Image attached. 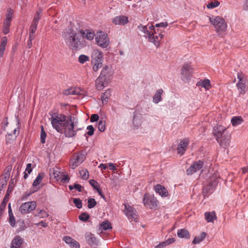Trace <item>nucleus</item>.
<instances>
[{
  "instance_id": "1",
  "label": "nucleus",
  "mask_w": 248,
  "mask_h": 248,
  "mask_svg": "<svg viewBox=\"0 0 248 248\" xmlns=\"http://www.w3.org/2000/svg\"><path fill=\"white\" fill-rule=\"evenodd\" d=\"M66 44L72 50H79L87 46L85 40L82 38L76 31L69 29L63 34Z\"/></svg>"
},
{
  "instance_id": "2",
  "label": "nucleus",
  "mask_w": 248,
  "mask_h": 248,
  "mask_svg": "<svg viewBox=\"0 0 248 248\" xmlns=\"http://www.w3.org/2000/svg\"><path fill=\"white\" fill-rule=\"evenodd\" d=\"M213 133L220 146L227 148L230 145L231 135L227 129L222 125L214 127Z\"/></svg>"
},
{
  "instance_id": "3",
  "label": "nucleus",
  "mask_w": 248,
  "mask_h": 248,
  "mask_svg": "<svg viewBox=\"0 0 248 248\" xmlns=\"http://www.w3.org/2000/svg\"><path fill=\"white\" fill-rule=\"evenodd\" d=\"M78 119L72 115L69 116V119L64 125L60 133H63L66 138H73L75 137L77 132L81 130V128L78 127Z\"/></svg>"
},
{
  "instance_id": "4",
  "label": "nucleus",
  "mask_w": 248,
  "mask_h": 248,
  "mask_svg": "<svg viewBox=\"0 0 248 248\" xmlns=\"http://www.w3.org/2000/svg\"><path fill=\"white\" fill-rule=\"evenodd\" d=\"M50 118L49 119L51 121V124L52 127L58 132H62V129L64 125L69 119V116H67L62 114H58L56 113H53L50 114Z\"/></svg>"
},
{
  "instance_id": "5",
  "label": "nucleus",
  "mask_w": 248,
  "mask_h": 248,
  "mask_svg": "<svg viewBox=\"0 0 248 248\" xmlns=\"http://www.w3.org/2000/svg\"><path fill=\"white\" fill-rule=\"evenodd\" d=\"M139 30L144 33V36L148 38V40L154 43V44L158 47L159 46V42L160 40L163 37V35L162 34H158L155 35L154 33L148 31L147 27L145 26H139L138 27Z\"/></svg>"
},
{
  "instance_id": "6",
  "label": "nucleus",
  "mask_w": 248,
  "mask_h": 248,
  "mask_svg": "<svg viewBox=\"0 0 248 248\" xmlns=\"http://www.w3.org/2000/svg\"><path fill=\"white\" fill-rule=\"evenodd\" d=\"M210 22L214 25L218 35H220L226 30L227 24L225 20L219 16H216L214 18L209 17Z\"/></svg>"
},
{
  "instance_id": "7",
  "label": "nucleus",
  "mask_w": 248,
  "mask_h": 248,
  "mask_svg": "<svg viewBox=\"0 0 248 248\" xmlns=\"http://www.w3.org/2000/svg\"><path fill=\"white\" fill-rule=\"evenodd\" d=\"M95 40L97 45L103 48H107L110 44L108 35L103 31H97Z\"/></svg>"
},
{
  "instance_id": "8",
  "label": "nucleus",
  "mask_w": 248,
  "mask_h": 248,
  "mask_svg": "<svg viewBox=\"0 0 248 248\" xmlns=\"http://www.w3.org/2000/svg\"><path fill=\"white\" fill-rule=\"evenodd\" d=\"M85 159V155L83 152L74 154L70 159L69 166L72 169L74 170L82 164Z\"/></svg>"
},
{
  "instance_id": "9",
  "label": "nucleus",
  "mask_w": 248,
  "mask_h": 248,
  "mask_svg": "<svg viewBox=\"0 0 248 248\" xmlns=\"http://www.w3.org/2000/svg\"><path fill=\"white\" fill-rule=\"evenodd\" d=\"M143 203L145 206L155 210L157 208L158 202L153 195L146 193L143 198Z\"/></svg>"
},
{
  "instance_id": "10",
  "label": "nucleus",
  "mask_w": 248,
  "mask_h": 248,
  "mask_svg": "<svg viewBox=\"0 0 248 248\" xmlns=\"http://www.w3.org/2000/svg\"><path fill=\"white\" fill-rule=\"evenodd\" d=\"M14 11L11 8H8L6 14V18L4 19L2 31L4 34H7L10 32V27L11 26V22L12 20Z\"/></svg>"
},
{
  "instance_id": "11",
  "label": "nucleus",
  "mask_w": 248,
  "mask_h": 248,
  "mask_svg": "<svg viewBox=\"0 0 248 248\" xmlns=\"http://www.w3.org/2000/svg\"><path fill=\"white\" fill-rule=\"evenodd\" d=\"M124 212L128 219L131 221L137 222L138 219L137 211L132 206L128 204H124Z\"/></svg>"
},
{
  "instance_id": "12",
  "label": "nucleus",
  "mask_w": 248,
  "mask_h": 248,
  "mask_svg": "<svg viewBox=\"0 0 248 248\" xmlns=\"http://www.w3.org/2000/svg\"><path fill=\"white\" fill-rule=\"evenodd\" d=\"M193 68L190 65L185 63L182 68L181 74V78L184 82L188 81L193 73Z\"/></svg>"
},
{
  "instance_id": "13",
  "label": "nucleus",
  "mask_w": 248,
  "mask_h": 248,
  "mask_svg": "<svg viewBox=\"0 0 248 248\" xmlns=\"http://www.w3.org/2000/svg\"><path fill=\"white\" fill-rule=\"evenodd\" d=\"M36 207V203L35 202H26L20 205L19 211L21 214H25L35 210Z\"/></svg>"
},
{
  "instance_id": "14",
  "label": "nucleus",
  "mask_w": 248,
  "mask_h": 248,
  "mask_svg": "<svg viewBox=\"0 0 248 248\" xmlns=\"http://www.w3.org/2000/svg\"><path fill=\"white\" fill-rule=\"evenodd\" d=\"M113 73L111 66L105 65L103 67L99 76L109 82L112 79Z\"/></svg>"
},
{
  "instance_id": "15",
  "label": "nucleus",
  "mask_w": 248,
  "mask_h": 248,
  "mask_svg": "<svg viewBox=\"0 0 248 248\" xmlns=\"http://www.w3.org/2000/svg\"><path fill=\"white\" fill-rule=\"evenodd\" d=\"M203 163L201 160H199L196 162H194L187 170L186 174L188 175H192L193 173L196 172L200 169H201L203 166Z\"/></svg>"
},
{
  "instance_id": "16",
  "label": "nucleus",
  "mask_w": 248,
  "mask_h": 248,
  "mask_svg": "<svg viewBox=\"0 0 248 248\" xmlns=\"http://www.w3.org/2000/svg\"><path fill=\"white\" fill-rule=\"evenodd\" d=\"M112 22L115 25H125L129 22L128 17L122 15L116 16L112 18Z\"/></svg>"
},
{
  "instance_id": "17",
  "label": "nucleus",
  "mask_w": 248,
  "mask_h": 248,
  "mask_svg": "<svg viewBox=\"0 0 248 248\" xmlns=\"http://www.w3.org/2000/svg\"><path fill=\"white\" fill-rule=\"evenodd\" d=\"M63 94L65 95H84L85 94V91L80 88H71L65 90L63 92Z\"/></svg>"
},
{
  "instance_id": "18",
  "label": "nucleus",
  "mask_w": 248,
  "mask_h": 248,
  "mask_svg": "<svg viewBox=\"0 0 248 248\" xmlns=\"http://www.w3.org/2000/svg\"><path fill=\"white\" fill-rule=\"evenodd\" d=\"M103 53L99 49H94L91 55V62H103Z\"/></svg>"
},
{
  "instance_id": "19",
  "label": "nucleus",
  "mask_w": 248,
  "mask_h": 248,
  "mask_svg": "<svg viewBox=\"0 0 248 248\" xmlns=\"http://www.w3.org/2000/svg\"><path fill=\"white\" fill-rule=\"evenodd\" d=\"M80 33L82 39L84 40L86 39L90 41H92L96 36L94 31L90 29L80 30Z\"/></svg>"
},
{
  "instance_id": "20",
  "label": "nucleus",
  "mask_w": 248,
  "mask_h": 248,
  "mask_svg": "<svg viewBox=\"0 0 248 248\" xmlns=\"http://www.w3.org/2000/svg\"><path fill=\"white\" fill-rule=\"evenodd\" d=\"M85 238L87 243L91 247H95L98 245V241L94 234L87 232L85 234Z\"/></svg>"
},
{
  "instance_id": "21",
  "label": "nucleus",
  "mask_w": 248,
  "mask_h": 248,
  "mask_svg": "<svg viewBox=\"0 0 248 248\" xmlns=\"http://www.w3.org/2000/svg\"><path fill=\"white\" fill-rule=\"evenodd\" d=\"M154 189L156 193L162 197H167L169 196L168 190L163 186L157 184L154 186Z\"/></svg>"
},
{
  "instance_id": "22",
  "label": "nucleus",
  "mask_w": 248,
  "mask_h": 248,
  "mask_svg": "<svg viewBox=\"0 0 248 248\" xmlns=\"http://www.w3.org/2000/svg\"><path fill=\"white\" fill-rule=\"evenodd\" d=\"M211 180L212 181V183L210 182L208 183L207 185H204V186L203 187V191L204 193H205V192L207 193L212 192L214 187L217 184L218 182L217 180L215 179L214 177L212 178Z\"/></svg>"
},
{
  "instance_id": "23",
  "label": "nucleus",
  "mask_w": 248,
  "mask_h": 248,
  "mask_svg": "<svg viewBox=\"0 0 248 248\" xmlns=\"http://www.w3.org/2000/svg\"><path fill=\"white\" fill-rule=\"evenodd\" d=\"M109 82L101 76H99L95 81L96 89L101 90L106 87Z\"/></svg>"
},
{
  "instance_id": "24",
  "label": "nucleus",
  "mask_w": 248,
  "mask_h": 248,
  "mask_svg": "<svg viewBox=\"0 0 248 248\" xmlns=\"http://www.w3.org/2000/svg\"><path fill=\"white\" fill-rule=\"evenodd\" d=\"M63 240L71 248H80L79 243L71 237L65 236L63 237Z\"/></svg>"
},
{
  "instance_id": "25",
  "label": "nucleus",
  "mask_w": 248,
  "mask_h": 248,
  "mask_svg": "<svg viewBox=\"0 0 248 248\" xmlns=\"http://www.w3.org/2000/svg\"><path fill=\"white\" fill-rule=\"evenodd\" d=\"M188 143L189 141L187 139L181 140L177 147L178 153L181 155H183L187 149Z\"/></svg>"
},
{
  "instance_id": "26",
  "label": "nucleus",
  "mask_w": 248,
  "mask_h": 248,
  "mask_svg": "<svg viewBox=\"0 0 248 248\" xmlns=\"http://www.w3.org/2000/svg\"><path fill=\"white\" fill-rule=\"evenodd\" d=\"M23 239L19 236H16L11 243V248H21Z\"/></svg>"
},
{
  "instance_id": "27",
  "label": "nucleus",
  "mask_w": 248,
  "mask_h": 248,
  "mask_svg": "<svg viewBox=\"0 0 248 248\" xmlns=\"http://www.w3.org/2000/svg\"><path fill=\"white\" fill-rule=\"evenodd\" d=\"M205 220L208 222L213 223L217 217L215 212H207L204 213Z\"/></svg>"
},
{
  "instance_id": "28",
  "label": "nucleus",
  "mask_w": 248,
  "mask_h": 248,
  "mask_svg": "<svg viewBox=\"0 0 248 248\" xmlns=\"http://www.w3.org/2000/svg\"><path fill=\"white\" fill-rule=\"evenodd\" d=\"M163 93V90L162 89L157 90L153 97V102L155 104H158L162 100V94Z\"/></svg>"
},
{
  "instance_id": "29",
  "label": "nucleus",
  "mask_w": 248,
  "mask_h": 248,
  "mask_svg": "<svg viewBox=\"0 0 248 248\" xmlns=\"http://www.w3.org/2000/svg\"><path fill=\"white\" fill-rule=\"evenodd\" d=\"M177 235L179 238L186 239H189L190 236L188 231L185 229L178 230Z\"/></svg>"
},
{
  "instance_id": "30",
  "label": "nucleus",
  "mask_w": 248,
  "mask_h": 248,
  "mask_svg": "<svg viewBox=\"0 0 248 248\" xmlns=\"http://www.w3.org/2000/svg\"><path fill=\"white\" fill-rule=\"evenodd\" d=\"M111 95V91L110 90H107L105 93H102L101 95V100L103 104H106L109 98Z\"/></svg>"
},
{
  "instance_id": "31",
  "label": "nucleus",
  "mask_w": 248,
  "mask_h": 248,
  "mask_svg": "<svg viewBox=\"0 0 248 248\" xmlns=\"http://www.w3.org/2000/svg\"><path fill=\"white\" fill-rule=\"evenodd\" d=\"M198 85L204 88L206 90H209L211 87L210 81L208 79H204L202 81L199 82Z\"/></svg>"
},
{
  "instance_id": "32",
  "label": "nucleus",
  "mask_w": 248,
  "mask_h": 248,
  "mask_svg": "<svg viewBox=\"0 0 248 248\" xmlns=\"http://www.w3.org/2000/svg\"><path fill=\"white\" fill-rule=\"evenodd\" d=\"M243 122V119L241 116H234L231 120L232 125L235 126L241 124Z\"/></svg>"
},
{
  "instance_id": "33",
  "label": "nucleus",
  "mask_w": 248,
  "mask_h": 248,
  "mask_svg": "<svg viewBox=\"0 0 248 248\" xmlns=\"http://www.w3.org/2000/svg\"><path fill=\"white\" fill-rule=\"evenodd\" d=\"M206 236V233L204 232H202L201 233L199 236H196L193 241V243L194 244H198L202 241Z\"/></svg>"
},
{
  "instance_id": "34",
  "label": "nucleus",
  "mask_w": 248,
  "mask_h": 248,
  "mask_svg": "<svg viewBox=\"0 0 248 248\" xmlns=\"http://www.w3.org/2000/svg\"><path fill=\"white\" fill-rule=\"evenodd\" d=\"M16 128H15L13 130L12 134L14 136H15V137L16 138V137L18 135L19 133L20 123L18 116H16Z\"/></svg>"
},
{
  "instance_id": "35",
  "label": "nucleus",
  "mask_w": 248,
  "mask_h": 248,
  "mask_svg": "<svg viewBox=\"0 0 248 248\" xmlns=\"http://www.w3.org/2000/svg\"><path fill=\"white\" fill-rule=\"evenodd\" d=\"M246 79L240 82H238L237 86L241 93H245L246 92Z\"/></svg>"
},
{
  "instance_id": "36",
  "label": "nucleus",
  "mask_w": 248,
  "mask_h": 248,
  "mask_svg": "<svg viewBox=\"0 0 248 248\" xmlns=\"http://www.w3.org/2000/svg\"><path fill=\"white\" fill-rule=\"evenodd\" d=\"M97 127L98 130L100 132H104L106 129V121L105 120L101 118L98 122L97 124Z\"/></svg>"
},
{
  "instance_id": "37",
  "label": "nucleus",
  "mask_w": 248,
  "mask_h": 248,
  "mask_svg": "<svg viewBox=\"0 0 248 248\" xmlns=\"http://www.w3.org/2000/svg\"><path fill=\"white\" fill-rule=\"evenodd\" d=\"M37 213L35 215V217H38L40 218H46L48 217V213L44 210H39L37 209L36 211Z\"/></svg>"
},
{
  "instance_id": "38",
  "label": "nucleus",
  "mask_w": 248,
  "mask_h": 248,
  "mask_svg": "<svg viewBox=\"0 0 248 248\" xmlns=\"http://www.w3.org/2000/svg\"><path fill=\"white\" fill-rule=\"evenodd\" d=\"M100 228L103 230L111 229V224L108 220L104 221L100 224Z\"/></svg>"
},
{
  "instance_id": "39",
  "label": "nucleus",
  "mask_w": 248,
  "mask_h": 248,
  "mask_svg": "<svg viewBox=\"0 0 248 248\" xmlns=\"http://www.w3.org/2000/svg\"><path fill=\"white\" fill-rule=\"evenodd\" d=\"M15 136H14L12 133H8L6 136V142L7 144H12L16 139Z\"/></svg>"
},
{
  "instance_id": "40",
  "label": "nucleus",
  "mask_w": 248,
  "mask_h": 248,
  "mask_svg": "<svg viewBox=\"0 0 248 248\" xmlns=\"http://www.w3.org/2000/svg\"><path fill=\"white\" fill-rule=\"evenodd\" d=\"M79 173L82 179L87 180L89 178V172L86 169H82L79 171Z\"/></svg>"
},
{
  "instance_id": "41",
  "label": "nucleus",
  "mask_w": 248,
  "mask_h": 248,
  "mask_svg": "<svg viewBox=\"0 0 248 248\" xmlns=\"http://www.w3.org/2000/svg\"><path fill=\"white\" fill-rule=\"evenodd\" d=\"M43 178V175L40 173L38 174L35 179L34 180L32 184V186L34 187L39 185L41 182V181L42 180Z\"/></svg>"
},
{
  "instance_id": "42",
  "label": "nucleus",
  "mask_w": 248,
  "mask_h": 248,
  "mask_svg": "<svg viewBox=\"0 0 248 248\" xmlns=\"http://www.w3.org/2000/svg\"><path fill=\"white\" fill-rule=\"evenodd\" d=\"M93 65V70L97 72L102 66L103 62H91Z\"/></svg>"
},
{
  "instance_id": "43",
  "label": "nucleus",
  "mask_w": 248,
  "mask_h": 248,
  "mask_svg": "<svg viewBox=\"0 0 248 248\" xmlns=\"http://www.w3.org/2000/svg\"><path fill=\"white\" fill-rule=\"evenodd\" d=\"M41 135H40L41 142L42 143H45L46 142V134L45 132V131L43 126L41 125Z\"/></svg>"
},
{
  "instance_id": "44",
  "label": "nucleus",
  "mask_w": 248,
  "mask_h": 248,
  "mask_svg": "<svg viewBox=\"0 0 248 248\" xmlns=\"http://www.w3.org/2000/svg\"><path fill=\"white\" fill-rule=\"evenodd\" d=\"M89 57L88 56L84 54L80 55L78 57V62L81 64H83L85 62L89 61Z\"/></svg>"
},
{
  "instance_id": "45",
  "label": "nucleus",
  "mask_w": 248,
  "mask_h": 248,
  "mask_svg": "<svg viewBox=\"0 0 248 248\" xmlns=\"http://www.w3.org/2000/svg\"><path fill=\"white\" fill-rule=\"evenodd\" d=\"M96 202L94 199L89 198L88 200V207L91 209L94 207L96 204Z\"/></svg>"
},
{
  "instance_id": "46",
  "label": "nucleus",
  "mask_w": 248,
  "mask_h": 248,
  "mask_svg": "<svg viewBox=\"0 0 248 248\" xmlns=\"http://www.w3.org/2000/svg\"><path fill=\"white\" fill-rule=\"evenodd\" d=\"M220 3L219 1L217 0H215L214 1H212L210 3H209L207 5V7L208 9H213L216 7H217L219 5Z\"/></svg>"
},
{
  "instance_id": "47",
  "label": "nucleus",
  "mask_w": 248,
  "mask_h": 248,
  "mask_svg": "<svg viewBox=\"0 0 248 248\" xmlns=\"http://www.w3.org/2000/svg\"><path fill=\"white\" fill-rule=\"evenodd\" d=\"M90 216L86 213H83L79 216V219L82 221H86L89 218Z\"/></svg>"
},
{
  "instance_id": "48",
  "label": "nucleus",
  "mask_w": 248,
  "mask_h": 248,
  "mask_svg": "<svg viewBox=\"0 0 248 248\" xmlns=\"http://www.w3.org/2000/svg\"><path fill=\"white\" fill-rule=\"evenodd\" d=\"M9 222L12 227H14L16 224V220L15 219L13 213H9Z\"/></svg>"
},
{
  "instance_id": "49",
  "label": "nucleus",
  "mask_w": 248,
  "mask_h": 248,
  "mask_svg": "<svg viewBox=\"0 0 248 248\" xmlns=\"http://www.w3.org/2000/svg\"><path fill=\"white\" fill-rule=\"evenodd\" d=\"M73 202L74 203L76 207L78 209H80L82 207V203L81 201L79 199L75 198L73 199Z\"/></svg>"
},
{
  "instance_id": "50",
  "label": "nucleus",
  "mask_w": 248,
  "mask_h": 248,
  "mask_svg": "<svg viewBox=\"0 0 248 248\" xmlns=\"http://www.w3.org/2000/svg\"><path fill=\"white\" fill-rule=\"evenodd\" d=\"M42 13V10L39 9L36 13L35 15L34 16L33 19L32 21H36L39 22V20L41 18V14Z\"/></svg>"
},
{
  "instance_id": "51",
  "label": "nucleus",
  "mask_w": 248,
  "mask_h": 248,
  "mask_svg": "<svg viewBox=\"0 0 248 248\" xmlns=\"http://www.w3.org/2000/svg\"><path fill=\"white\" fill-rule=\"evenodd\" d=\"M133 124L135 129L138 128L141 125L140 120L139 119L136 118H134Z\"/></svg>"
},
{
  "instance_id": "52",
  "label": "nucleus",
  "mask_w": 248,
  "mask_h": 248,
  "mask_svg": "<svg viewBox=\"0 0 248 248\" xmlns=\"http://www.w3.org/2000/svg\"><path fill=\"white\" fill-rule=\"evenodd\" d=\"M90 184L93 187V188L95 190H97V189H98L100 187L99 185L94 180H90Z\"/></svg>"
},
{
  "instance_id": "53",
  "label": "nucleus",
  "mask_w": 248,
  "mask_h": 248,
  "mask_svg": "<svg viewBox=\"0 0 248 248\" xmlns=\"http://www.w3.org/2000/svg\"><path fill=\"white\" fill-rule=\"evenodd\" d=\"M87 129L88 130L87 132L88 135L91 136L94 133V127L92 125H89L87 127Z\"/></svg>"
},
{
  "instance_id": "54",
  "label": "nucleus",
  "mask_w": 248,
  "mask_h": 248,
  "mask_svg": "<svg viewBox=\"0 0 248 248\" xmlns=\"http://www.w3.org/2000/svg\"><path fill=\"white\" fill-rule=\"evenodd\" d=\"M7 43V38L6 36L3 37L1 38V41L0 44V46H3V47H6V46Z\"/></svg>"
},
{
  "instance_id": "55",
  "label": "nucleus",
  "mask_w": 248,
  "mask_h": 248,
  "mask_svg": "<svg viewBox=\"0 0 248 248\" xmlns=\"http://www.w3.org/2000/svg\"><path fill=\"white\" fill-rule=\"evenodd\" d=\"M175 239L174 238H171L168 239L167 240H166V241H163V242L165 243V245L167 246L168 245H169L170 244H171L174 243L175 242Z\"/></svg>"
},
{
  "instance_id": "56",
  "label": "nucleus",
  "mask_w": 248,
  "mask_h": 248,
  "mask_svg": "<svg viewBox=\"0 0 248 248\" xmlns=\"http://www.w3.org/2000/svg\"><path fill=\"white\" fill-rule=\"evenodd\" d=\"M98 119L99 116L97 114H92L90 119L91 122H94L97 121Z\"/></svg>"
},
{
  "instance_id": "57",
  "label": "nucleus",
  "mask_w": 248,
  "mask_h": 248,
  "mask_svg": "<svg viewBox=\"0 0 248 248\" xmlns=\"http://www.w3.org/2000/svg\"><path fill=\"white\" fill-rule=\"evenodd\" d=\"M25 171L27 172L28 174H30L31 172L32 168H31V163H28L27 165Z\"/></svg>"
},
{
  "instance_id": "58",
  "label": "nucleus",
  "mask_w": 248,
  "mask_h": 248,
  "mask_svg": "<svg viewBox=\"0 0 248 248\" xmlns=\"http://www.w3.org/2000/svg\"><path fill=\"white\" fill-rule=\"evenodd\" d=\"M69 178L67 175H63L61 179V182L62 183L68 182L69 181Z\"/></svg>"
},
{
  "instance_id": "59",
  "label": "nucleus",
  "mask_w": 248,
  "mask_h": 248,
  "mask_svg": "<svg viewBox=\"0 0 248 248\" xmlns=\"http://www.w3.org/2000/svg\"><path fill=\"white\" fill-rule=\"evenodd\" d=\"M168 26V23L165 22H161L159 23H157L155 24L156 27H166Z\"/></svg>"
},
{
  "instance_id": "60",
  "label": "nucleus",
  "mask_w": 248,
  "mask_h": 248,
  "mask_svg": "<svg viewBox=\"0 0 248 248\" xmlns=\"http://www.w3.org/2000/svg\"><path fill=\"white\" fill-rule=\"evenodd\" d=\"M74 189H77L78 192L82 191V186L79 184H75L74 185Z\"/></svg>"
},
{
  "instance_id": "61",
  "label": "nucleus",
  "mask_w": 248,
  "mask_h": 248,
  "mask_svg": "<svg viewBox=\"0 0 248 248\" xmlns=\"http://www.w3.org/2000/svg\"><path fill=\"white\" fill-rule=\"evenodd\" d=\"M237 78L238 79V82L244 81L246 79V78L244 77L243 75L240 73H238Z\"/></svg>"
},
{
  "instance_id": "62",
  "label": "nucleus",
  "mask_w": 248,
  "mask_h": 248,
  "mask_svg": "<svg viewBox=\"0 0 248 248\" xmlns=\"http://www.w3.org/2000/svg\"><path fill=\"white\" fill-rule=\"evenodd\" d=\"M243 9L245 11H248V0H245L243 5Z\"/></svg>"
},
{
  "instance_id": "63",
  "label": "nucleus",
  "mask_w": 248,
  "mask_h": 248,
  "mask_svg": "<svg viewBox=\"0 0 248 248\" xmlns=\"http://www.w3.org/2000/svg\"><path fill=\"white\" fill-rule=\"evenodd\" d=\"M36 226L41 225L42 227H43L44 228H46L47 226V224L43 220L40 221L39 223H36Z\"/></svg>"
},
{
  "instance_id": "64",
  "label": "nucleus",
  "mask_w": 248,
  "mask_h": 248,
  "mask_svg": "<svg viewBox=\"0 0 248 248\" xmlns=\"http://www.w3.org/2000/svg\"><path fill=\"white\" fill-rule=\"evenodd\" d=\"M166 246L165 245V244L164 243V242H162L160 243L158 245L156 246L155 247V248H164Z\"/></svg>"
}]
</instances>
